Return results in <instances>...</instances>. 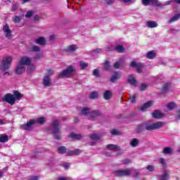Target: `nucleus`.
<instances>
[{
	"label": "nucleus",
	"mask_w": 180,
	"mask_h": 180,
	"mask_svg": "<svg viewBox=\"0 0 180 180\" xmlns=\"http://www.w3.org/2000/svg\"><path fill=\"white\" fill-rule=\"evenodd\" d=\"M106 148H108V150H110L111 151H119L120 150V147L115 144H108L107 145Z\"/></svg>",
	"instance_id": "obj_18"
},
{
	"label": "nucleus",
	"mask_w": 180,
	"mask_h": 180,
	"mask_svg": "<svg viewBox=\"0 0 180 180\" xmlns=\"http://www.w3.org/2000/svg\"><path fill=\"white\" fill-rule=\"evenodd\" d=\"M46 41V39L43 37H40L38 39H36L34 41V43H36V44H39L40 46L44 44Z\"/></svg>",
	"instance_id": "obj_24"
},
{
	"label": "nucleus",
	"mask_w": 180,
	"mask_h": 180,
	"mask_svg": "<svg viewBox=\"0 0 180 180\" xmlns=\"http://www.w3.org/2000/svg\"><path fill=\"white\" fill-rule=\"evenodd\" d=\"M3 32H4V36L6 39H12V30L9 28L8 24L3 27Z\"/></svg>",
	"instance_id": "obj_9"
},
{
	"label": "nucleus",
	"mask_w": 180,
	"mask_h": 180,
	"mask_svg": "<svg viewBox=\"0 0 180 180\" xmlns=\"http://www.w3.org/2000/svg\"><path fill=\"white\" fill-rule=\"evenodd\" d=\"M110 134L112 136H119V134H120V132L117 129H112L110 131Z\"/></svg>",
	"instance_id": "obj_47"
},
{
	"label": "nucleus",
	"mask_w": 180,
	"mask_h": 180,
	"mask_svg": "<svg viewBox=\"0 0 180 180\" xmlns=\"http://www.w3.org/2000/svg\"><path fill=\"white\" fill-rule=\"evenodd\" d=\"M101 70L99 69H94L93 70V75L96 77V78H99L101 77Z\"/></svg>",
	"instance_id": "obj_37"
},
{
	"label": "nucleus",
	"mask_w": 180,
	"mask_h": 180,
	"mask_svg": "<svg viewBox=\"0 0 180 180\" xmlns=\"http://www.w3.org/2000/svg\"><path fill=\"white\" fill-rule=\"evenodd\" d=\"M89 64L84 60H80L79 62V67L82 70H85L86 68H88Z\"/></svg>",
	"instance_id": "obj_27"
},
{
	"label": "nucleus",
	"mask_w": 180,
	"mask_h": 180,
	"mask_svg": "<svg viewBox=\"0 0 180 180\" xmlns=\"http://www.w3.org/2000/svg\"><path fill=\"white\" fill-rule=\"evenodd\" d=\"M103 5H107L108 6H111L115 4V0H102Z\"/></svg>",
	"instance_id": "obj_32"
},
{
	"label": "nucleus",
	"mask_w": 180,
	"mask_h": 180,
	"mask_svg": "<svg viewBox=\"0 0 180 180\" xmlns=\"http://www.w3.org/2000/svg\"><path fill=\"white\" fill-rule=\"evenodd\" d=\"M102 116V112L101 110H94L89 113V117L95 119L96 117H101Z\"/></svg>",
	"instance_id": "obj_12"
},
{
	"label": "nucleus",
	"mask_w": 180,
	"mask_h": 180,
	"mask_svg": "<svg viewBox=\"0 0 180 180\" xmlns=\"http://www.w3.org/2000/svg\"><path fill=\"white\" fill-rule=\"evenodd\" d=\"M115 176H129L131 175V170L126 169L125 170H117L114 172Z\"/></svg>",
	"instance_id": "obj_8"
},
{
	"label": "nucleus",
	"mask_w": 180,
	"mask_h": 180,
	"mask_svg": "<svg viewBox=\"0 0 180 180\" xmlns=\"http://www.w3.org/2000/svg\"><path fill=\"white\" fill-rule=\"evenodd\" d=\"M51 86V79L49 76L46 77V86Z\"/></svg>",
	"instance_id": "obj_42"
},
{
	"label": "nucleus",
	"mask_w": 180,
	"mask_h": 180,
	"mask_svg": "<svg viewBox=\"0 0 180 180\" xmlns=\"http://www.w3.org/2000/svg\"><path fill=\"white\" fill-rule=\"evenodd\" d=\"M152 105H153V101H150L143 104L140 108V110H141V112H144V110H146V109L151 108Z\"/></svg>",
	"instance_id": "obj_17"
},
{
	"label": "nucleus",
	"mask_w": 180,
	"mask_h": 180,
	"mask_svg": "<svg viewBox=\"0 0 180 180\" xmlns=\"http://www.w3.org/2000/svg\"><path fill=\"white\" fill-rule=\"evenodd\" d=\"M91 140H99L101 139V136L98 134H92L89 136Z\"/></svg>",
	"instance_id": "obj_35"
},
{
	"label": "nucleus",
	"mask_w": 180,
	"mask_h": 180,
	"mask_svg": "<svg viewBox=\"0 0 180 180\" xmlns=\"http://www.w3.org/2000/svg\"><path fill=\"white\" fill-rule=\"evenodd\" d=\"M18 5L13 4V5L12 6L11 11H12L13 12H15V11H18Z\"/></svg>",
	"instance_id": "obj_57"
},
{
	"label": "nucleus",
	"mask_w": 180,
	"mask_h": 180,
	"mask_svg": "<svg viewBox=\"0 0 180 180\" xmlns=\"http://www.w3.org/2000/svg\"><path fill=\"white\" fill-rule=\"evenodd\" d=\"M70 139H72L73 140H81L84 136L81 134H77L74 132H72L70 135Z\"/></svg>",
	"instance_id": "obj_23"
},
{
	"label": "nucleus",
	"mask_w": 180,
	"mask_h": 180,
	"mask_svg": "<svg viewBox=\"0 0 180 180\" xmlns=\"http://www.w3.org/2000/svg\"><path fill=\"white\" fill-rule=\"evenodd\" d=\"M58 180H65V177H59Z\"/></svg>",
	"instance_id": "obj_64"
},
{
	"label": "nucleus",
	"mask_w": 180,
	"mask_h": 180,
	"mask_svg": "<svg viewBox=\"0 0 180 180\" xmlns=\"http://www.w3.org/2000/svg\"><path fill=\"white\" fill-rule=\"evenodd\" d=\"M32 51H36V52L40 51V47H39L38 46H33L32 47Z\"/></svg>",
	"instance_id": "obj_53"
},
{
	"label": "nucleus",
	"mask_w": 180,
	"mask_h": 180,
	"mask_svg": "<svg viewBox=\"0 0 180 180\" xmlns=\"http://www.w3.org/2000/svg\"><path fill=\"white\" fill-rule=\"evenodd\" d=\"M18 63L25 67V65H30L32 63V58L29 57H22L20 58Z\"/></svg>",
	"instance_id": "obj_10"
},
{
	"label": "nucleus",
	"mask_w": 180,
	"mask_h": 180,
	"mask_svg": "<svg viewBox=\"0 0 180 180\" xmlns=\"http://www.w3.org/2000/svg\"><path fill=\"white\" fill-rule=\"evenodd\" d=\"M143 70V64L139 63V65L136 67V71L139 74H141Z\"/></svg>",
	"instance_id": "obj_43"
},
{
	"label": "nucleus",
	"mask_w": 180,
	"mask_h": 180,
	"mask_svg": "<svg viewBox=\"0 0 180 180\" xmlns=\"http://www.w3.org/2000/svg\"><path fill=\"white\" fill-rule=\"evenodd\" d=\"M172 86V84L169 82L166 83L162 88V94H165L167 91H169V89H171V87Z\"/></svg>",
	"instance_id": "obj_21"
},
{
	"label": "nucleus",
	"mask_w": 180,
	"mask_h": 180,
	"mask_svg": "<svg viewBox=\"0 0 180 180\" xmlns=\"http://www.w3.org/2000/svg\"><path fill=\"white\" fill-rule=\"evenodd\" d=\"M115 50L117 51V53H124V46H123V45H117L115 46Z\"/></svg>",
	"instance_id": "obj_31"
},
{
	"label": "nucleus",
	"mask_w": 180,
	"mask_h": 180,
	"mask_svg": "<svg viewBox=\"0 0 180 180\" xmlns=\"http://www.w3.org/2000/svg\"><path fill=\"white\" fill-rule=\"evenodd\" d=\"M77 51V45L75 44L70 45L65 49V51L66 53H72L73 51Z\"/></svg>",
	"instance_id": "obj_20"
},
{
	"label": "nucleus",
	"mask_w": 180,
	"mask_h": 180,
	"mask_svg": "<svg viewBox=\"0 0 180 180\" xmlns=\"http://www.w3.org/2000/svg\"><path fill=\"white\" fill-rule=\"evenodd\" d=\"M91 112H89V108H84L82 109V115L83 116H87V115H89Z\"/></svg>",
	"instance_id": "obj_36"
},
{
	"label": "nucleus",
	"mask_w": 180,
	"mask_h": 180,
	"mask_svg": "<svg viewBox=\"0 0 180 180\" xmlns=\"http://www.w3.org/2000/svg\"><path fill=\"white\" fill-rule=\"evenodd\" d=\"M60 122L53 120L52 122V134L56 140H61V130H60Z\"/></svg>",
	"instance_id": "obj_4"
},
{
	"label": "nucleus",
	"mask_w": 180,
	"mask_h": 180,
	"mask_svg": "<svg viewBox=\"0 0 180 180\" xmlns=\"http://www.w3.org/2000/svg\"><path fill=\"white\" fill-rule=\"evenodd\" d=\"M152 115L154 119H162V117L165 116V115L162 113L161 111H160L159 110H155L152 113Z\"/></svg>",
	"instance_id": "obj_14"
},
{
	"label": "nucleus",
	"mask_w": 180,
	"mask_h": 180,
	"mask_svg": "<svg viewBox=\"0 0 180 180\" xmlns=\"http://www.w3.org/2000/svg\"><path fill=\"white\" fill-rule=\"evenodd\" d=\"M162 153L163 154L166 155L172 154L174 153V150L171 147H165V148H163Z\"/></svg>",
	"instance_id": "obj_28"
},
{
	"label": "nucleus",
	"mask_w": 180,
	"mask_h": 180,
	"mask_svg": "<svg viewBox=\"0 0 180 180\" xmlns=\"http://www.w3.org/2000/svg\"><path fill=\"white\" fill-rule=\"evenodd\" d=\"M12 20L14 23H19L20 22V17L15 15L12 18Z\"/></svg>",
	"instance_id": "obj_44"
},
{
	"label": "nucleus",
	"mask_w": 180,
	"mask_h": 180,
	"mask_svg": "<svg viewBox=\"0 0 180 180\" xmlns=\"http://www.w3.org/2000/svg\"><path fill=\"white\" fill-rule=\"evenodd\" d=\"M122 78V72H114L113 75L110 78V82L115 83Z\"/></svg>",
	"instance_id": "obj_11"
},
{
	"label": "nucleus",
	"mask_w": 180,
	"mask_h": 180,
	"mask_svg": "<svg viewBox=\"0 0 180 180\" xmlns=\"http://www.w3.org/2000/svg\"><path fill=\"white\" fill-rule=\"evenodd\" d=\"M175 4H177L178 5H180V0H174Z\"/></svg>",
	"instance_id": "obj_62"
},
{
	"label": "nucleus",
	"mask_w": 180,
	"mask_h": 180,
	"mask_svg": "<svg viewBox=\"0 0 180 180\" xmlns=\"http://www.w3.org/2000/svg\"><path fill=\"white\" fill-rule=\"evenodd\" d=\"M146 25L148 27H150V29H154V27H158V23L155 21H147Z\"/></svg>",
	"instance_id": "obj_22"
},
{
	"label": "nucleus",
	"mask_w": 180,
	"mask_h": 180,
	"mask_svg": "<svg viewBox=\"0 0 180 180\" xmlns=\"http://www.w3.org/2000/svg\"><path fill=\"white\" fill-rule=\"evenodd\" d=\"M121 64H122V62H120V61H117L115 63H114V68H115V69H119V68H120Z\"/></svg>",
	"instance_id": "obj_50"
},
{
	"label": "nucleus",
	"mask_w": 180,
	"mask_h": 180,
	"mask_svg": "<svg viewBox=\"0 0 180 180\" xmlns=\"http://www.w3.org/2000/svg\"><path fill=\"white\" fill-rule=\"evenodd\" d=\"M179 18H180V13L173 16L169 20V23H174V22H176V20H178V19H179Z\"/></svg>",
	"instance_id": "obj_39"
},
{
	"label": "nucleus",
	"mask_w": 180,
	"mask_h": 180,
	"mask_svg": "<svg viewBox=\"0 0 180 180\" xmlns=\"http://www.w3.org/2000/svg\"><path fill=\"white\" fill-rule=\"evenodd\" d=\"M67 155H69V156L75 155V154H74V150L68 151V152L67 153Z\"/></svg>",
	"instance_id": "obj_60"
},
{
	"label": "nucleus",
	"mask_w": 180,
	"mask_h": 180,
	"mask_svg": "<svg viewBox=\"0 0 180 180\" xmlns=\"http://www.w3.org/2000/svg\"><path fill=\"white\" fill-rule=\"evenodd\" d=\"M141 1L144 6H148L150 4H152L153 6H158V8H160L162 6L161 2H160L158 0H141Z\"/></svg>",
	"instance_id": "obj_7"
},
{
	"label": "nucleus",
	"mask_w": 180,
	"mask_h": 180,
	"mask_svg": "<svg viewBox=\"0 0 180 180\" xmlns=\"http://www.w3.org/2000/svg\"><path fill=\"white\" fill-rule=\"evenodd\" d=\"M96 53H101V49H97L95 50Z\"/></svg>",
	"instance_id": "obj_63"
},
{
	"label": "nucleus",
	"mask_w": 180,
	"mask_h": 180,
	"mask_svg": "<svg viewBox=\"0 0 180 180\" xmlns=\"http://www.w3.org/2000/svg\"><path fill=\"white\" fill-rule=\"evenodd\" d=\"M164 124H165V122L160 121L154 122L153 124L148 122H144L136 127V131H138V133H141V131H146V130L148 131H153V130L161 129L162 126H164Z\"/></svg>",
	"instance_id": "obj_1"
},
{
	"label": "nucleus",
	"mask_w": 180,
	"mask_h": 180,
	"mask_svg": "<svg viewBox=\"0 0 180 180\" xmlns=\"http://www.w3.org/2000/svg\"><path fill=\"white\" fill-rule=\"evenodd\" d=\"M129 65L131 68H137L139 63H137L136 61H131Z\"/></svg>",
	"instance_id": "obj_45"
},
{
	"label": "nucleus",
	"mask_w": 180,
	"mask_h": 180,
	"mask_svg": "<svg viewBox=\"0 0 180 180\" xmlns=\"http://www.w3.org/2000/svg\"><path fill=\"white\" fill-rule=\"evenodd\" d=\"M70 166H71V165L70 163H63V164H62V167L63 168H65V169H68V168H70Z\"/></svg>",
	"instance_id": "obj_54"
},
{
	"label": "nucleus",
	"mask_w": 180,
	"mask_h": 180,
	"mask_svg": "<svg viewBox=\"0 0 180 180\" xmlns=\"http://www.w3.org/2000/svg\"><path fill=\"white\" fill-rule=\"evenodd\" d=\"M176 104L174 102L169 103L167 104V109H169V110H172L176 108Z\"/></svg>",
	"instance_id": "obj_38"
},
{
	"label": "nucleus",
	"mask_w": 180,
	"mask_h": 180,
	"mask_svg": "<svg viewBox=\"0 0 180 180\" xmlns=\"http://www.w3.org/2000/svg\"><path fill=\"white\" fill-rule=\"evenodd\" d=\"M26 68L22 65H20V63H18L15 70V74L17 75H20L25 72Z\"/></svg>",
	"instance_id": "obj_13"
},
{
	"label": "nucleus",
	"mask_w": 180,
	"mask_h": 180,
	"mask_svg": "<svg viewBox=\"0 0 180 180\" xmlns=\"http://www.w3.org/2000/svg\"><path fill=\"white\" fill-rule=\"evenodd\" d=\"M176 119H177V120H180V110L177 111V115L176 117Z\"/></svg>",
	"instance_id": "obj_61"
},
{
	"label": "nucleus",
	"mask_w": 180,
	"mask_h": 180,
	"mask_svg": "<svg viewBox=\"0 0 180 180\" xmlns=\"http://www.w3.org/2000/svg\"><path fill=\"white\" fill-rule=\"evenodd\" d=\"M54 0H46V5H51L53 4Z\"/></svg>",
	"instance_id": "obj_59"
},
{
	"label": "nucleus",
	"mask_w": 180,
	"mask_h": 180,
	"mask_svg": "<svg viewBox=\"0 0 180 180\" xmlns=\"http://www.w3.org/2000/svg\"><path fill=\"white\" fill-rule=\"evenodd\" d=\"M147 88H148V85L146 83H143L140 86V91L141 92H144V91H146Z\"/></svg>",
	"instance_id": "obj_40"
},
{
	"label": "nucleus",
	"mask_w": 180,
	"mask_h": 180,
	"mask_svg": "<svg viewBox=\"0 0 180 180\" xmlns=\"http://www.w3.org/2000/svg\"><path fill=\"white\" fill-rule=\"evenodd\" d=\"M146 169H148L149 172H154V171L155 170V169L154 168V166L153 165H148L146 167Z\"/></svg>",
	"instance_id": "obj_49"
},
{
	"label": "nucleus",
	"mask_w": 180,
	"mask_h": 180,
	"mask_svg": "<svg viewBox=\"0 0 180 180\" xmlns=\"http://www.w3.org/2000/svg\"><path fill=\"white\" fill-rule=\"evenodd\" d=\"M130 99H131V103H136V94H134L132 96H130Z\"/></svg>",
	"instance_id": "obj_56"
},
{
	"label": "nucleus",
	"mask_w": 180,
	"mask_h": 180,
	"mask_svg": "<svg viewBox=\"0 0 180 180\" xmlns=\"http://www.w3.org/2000/svg\"><path fill=\"white\" fill-rule=\"evenodd\" d=\"M112 96H113V92H112V91H110V90H106V91L104 92L103 98H104L105 101H109V99H112Z\"/></svg>",
	"instance_id": "obj_16"
},
{
	"label": "nucleus",
	"mask_w": 180,
	"mask_h": 180,
	"mask_svg": "<svg viewBox=\"0 0 180 180\" xmlns=\"http://www.w3.org/2000/svg\"><path fill=\"white\" fill-rule=\"evenodd\" d=\"M168 179H169V174L168 173H164L160 176V180H168Z\"/></svg>",
	"instance_id": "obj_41"
},
{
	"label": "nucleus",
	"mask_w": 180,
	"mask_h": 180,
	"mask_svg": "<svg viewBox=\"0 0 180 180\" xmlns=\"http://www.w3.org/2000/svg\"><path fill=\"white\" fill-rule=\"evenodd\" d=\"M12 60L13 59L11 56H7L4 59H3L2 65H0V72H4V75H6V74L9 75V72L8 70H9V67H11Z\"/></svg>",
	"instance_id": "obj_6"
},
{
	"label": "nucleus",
	"mask_w": 180,
	"mask_h": 180,
	"mask_svg": "<svg viewBox=\"0 0 180 180\" xmlns=\"http://www.w3.org/2000/svg\"><path fill=\"white\" fill-rule=\"evenodd\" d=\"M130 144L131 147H137V146L140 144V140H139L138 139L134 138L131 141Z\"/></svg>",
	"instance_id": "obj_30"
},
{
	"label": "nucleus",
	"mask_w": 180,
	"mask_h": 180,
	"mask_svg": "<svg viewBox=\"0 0 180 180\" xmlns=\"http://www.w3.org/2000/svg\"><path fill=\"white\" fill-rule=\"evenodd\" d=\"M98 96H99V93H98V91H91L89 94L90 99H98Z\"/></svg>",
	"instance_id": "obj_26"
},
{
	"label": "nucleus",
	"mask_w": 180,
	"mask_h": 180,
	"mask_svg": "<svg viewBox=\"0 0 180 180\" xmlns=\"http://www.w3.org/2000/svg\"><path fill=\"white\" fill-rule=\"evenodd\" d=\"M34 13V11H27L25 14V18H32Z\"/></svg>",
	"instance_id": "obj_46"
},
{
	"label": "nucleus",
	"mask_w": 180,
	"mask_h": 180,
	"mask_svg": "<svg viewBox=\"0 0 180 180\" xmlns=\"http://www.w3.org/2000/svg\"><path fill=\"white\" fill-rule=\"evenodd\" d=\"M127 81L128 84H130V85H132L133 86H137V80L133 75H129Z\"/></svg>",
	"instance_id": "obj_15"
},
{
	"label": "nucleus",
	"mask_w": 180,
	"mask_h": 180,
	"mask_svg": "<svg viewBox=\"0 0 180 180\" xmlns=\"http://www.w3.org/2000/svg\"><path fill=\"white\" fill-rule=\"evenodd\" d=\"M20 98H23V94H20L18 91H15L13 94H7L3 97V101L7 102L10 105H15L16 101H20Z\"/></svg>",
	"instance_id": "obj_2"
},
{
	"label": "nucleus",
	"mask_w": 180,
	"mask_h": 180,
	"mask_svg": "<svg viewBox=\"0 0 180 180\" xmlns=\"http://www.w3.org/2000/svg\"><path fill=\"white\" fill-rule=\"evenodd\" d=\"M45 121L46 119L44 118V117H42L38 118L37 120H31L27 124L20 125V127L22 130H32L33 124H35V123H39L40 124H43Z\"/></svg>",
	"instance_id": "obj_5"
},
{
	"label": "nucleus",
	"mask_w": 180,
	"mask_h": 180,
	"mask_svg": "<svg viewBox=\"0 0 180 180\" xmlns=\"http://www.w3.org/2000/svg\"><path fill=\"white\" fill-rule=\"evenodd\" d=\"M73 153H74L75 155H79L82 153V150H81L79 149H75V150H73Z\"/></svg>",
	"instance_id": "obj_52"
},
{
	"label": "nucleus",
	"mask_w": 180,
	"mask_h": 180,
	"mask_svg": "<svg viewBox=\"0 0 180 180\" xmlns=\"http://www.w3.org/2000/svg\"><path fill=\"white\" fill-rule=\"evenodd\" d=\"M47 77H51L54 74V70L53 69H48L46 70Z\"/></svg>",
	"instance_id": "obj_48"
},
{
	"label": "nucleus",
	"mask_w": 180,
	"mask_h": 180,
	"mask_svg": "<svg viewBox=\"0 0 180 180\" xmlns=\"http://www.w3.org/2000/svg\"><path fill=\"white\" fill-rule=\"evenodd\" d=\"M55 39H56V35L52 34V35H51L50 37H49V41H53Z\"/></svg>",
	"instance_id": "obj_58"
},
{
	"label": "nucleus",
	"mask_w": 180,
	"mask_h": 180,
	"mask_svg": "<svg viewBox=\"0 0 180 180\" xmlns=\"http://www.w3.org/2000/svg\"><path fill=\"white\" fill-rule=\"evenodd\" d=\"M110 68H112V65H110V62L105 60L103 63V69L105 71H110Z\"/></svg>",
	"instance_id": "obj_25"
},
{
	"label": "nucleus",
	"mask_w": 180,
	"mask_h": 180,
	"mask_svg": "<svg viewBox=\"0 0 180 180\" xmlns=\"http://www.w3.org/2000/svg\"><path fill=\"white\" fill-rule=\"evenodd\" d=\"M122 163L124 164V165H127V164H131V160H130L129 158L124 159L122 161Z\"/></svg>",
	"instance_id": "obj_51"
},
{
	"label": "nucleus",
	"mask_w": 180,
	"mask_h": 180,
	"mask_svg": "<svg viewBox=\"0 0 180 180\" xmlns=\"http://www.w3.org/2000/svg\"><path fill=\"white\" fill-rule=\"evenodd\" d=\"M34 70H36V67L34 65H28L27 68V74H32V72H34Z\"/></svg>",
	"instance_id": "obj_34"
},
{
	"label": "nucleus",
	"mask_w": 180,
	"mask_h": 180,
	"mask_svg": "<svg viewBox=\"0 0 180 180\" xmlns=\"http://www.w3.org/2000/svg\"><path fill=\"white\" fill-rule=\"evenodd\" d=\"M157 57V54H155V51H150L147 52L146 53V58H148L149 60H153Z\"/></svg>",
	"instance_id": "obj_19"
},
{
	"label": "nucleus",
	"mask_w": 180,
	"mask_h": 180,
	"mask_svg": "<svg viewBox=\"0 0 180 180\" xmlns=\"http://www.w3.org/2000/svg\"><path fill=\"white\" fill-rule=\"evenodd\" d=\"M72 72H75V68L72 65H69L66 69L59 72L57 75L58 79H64V78H70L72 75Z\"/></svg>",
	"instance_id": "obj_3"
},
{
	"label": "nucleus",
	"mask_w": 180,
	"mask_h": 180,
	"mask_svg": "<svg viewBox=\"0 0 180 180\" xmlns=\"http://www.w3.org/2000/svg\"><path fill=\"white\" fill-rule=\"evenodd\" d=\"M159 161H160V162L162 165H166V164H167V162L165 161V159L163 158H160Z\"/></svg>",
	"instance_id": "obj_55"
},
{
	"label": "nucleus",
	"mask_w": 180,
	"mask_h": 180,
	"mask_svg": "<svg viewBox=\"0 0 180 180\" xmlns=\"http://www.w3.org/2000/svg\"><path fill=\"white\" fill-rule=\"evenodd\" d=\"M58 152L59 154H65L67 153V148L65 146H60L58 148Z\"/></svg>",
	"instance_id": "obj_33"
},
{
	"label": "nucleus",
	"mask_w": 180,
	"mask_h": 180,
	"mask_svg": "<svg viewBox=\"0 0 180 180\" xmlns=\"http://www.w3.org/2000/svg\"><path fill=\"white\" fill-rule=\"evenodd\" d=\"M8 140H9V136L6 134H1L0 135V143H7Z\"/></svg>",
	"instance_id": "obj_29"
}]
</instances>
